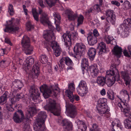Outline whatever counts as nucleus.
Segmentation results:
<instances>
[{
    "label": "nucleus",
    "instance_id": "1",
    "mask_svg": "<svg viewBox=\"0 0 131 131\" xmlns=\"http://www.w3.org/2000/svg\"><path fill=\"white\" fill-rule=\"evenodd\" d=\"M50 33V35L48 34L44 36L43 38L45 40L48 41L50 42V45L53 50L54 54L57 57L59 56L61 52V50L57 42L55 41L56 38L53 35V33L51 31L49 32Z\"/></svg>",
    "mask_w": 131,
    "mask_h": 131
},
{
    "label": "nucleus",
    "instance_id": "2",
    "mask_svg": "<svg viewBox=\"0 0 131 131\" xmlns=\"http://www.w3.org/2000/svg\"><path fill=\"white\" fill-rule=\"evenodd\" d=\"M47 116L46 113L45 111H41L38 113L36 123L34 126L35 131H45V127L44 123Z\"/></svg>",
    "mask_w": 131,
    "mask_h": 131
},
{
    "label": "nucleus",
    "instance_id": "3",
    "mask_svg": "<svg viewBox=\"0 0 131 131\" xmlns=\"http://www.w3.org/2000/svg\"><path fill=\"white\" fill-rule=\"evenodd\" d=\"M78 34L76 32H67L62 35L61 39L64 42V44L67 47H69L71 44V40L76 39Z\"/></svg>",
    "mask_w": 131,
    "mask_h": 131
},
{
    "label": "nucleus",
    "instance_id": "4",
    "mask_svg": "<svg viewBox=\"0 0 131 131\" xmlns=\"http://www.w3.org/2000/svg\"><path fill=\"white\" fill-rule=\"evenodd\" d=\"M18 24V21L14 19L7 21L5 25L6 27L4 29V31L5 32L12 33L15 32L19 29L18 27L17 26Z\"/></svg>",
    "mask_w": 131,
    "mask_h": 131
},
{
    "label": "nucleus",
    "instance_id": "5",
    "mask_svg": "<svg viewBox=\"0 0 131 131\" xmlns=\"http://www.w3.org/2000/svg\"><path fill=\"white\" fill-rule=\"evenodd\" d=\"M58 88L57 85L48 86L45 84L42 85L40 88V92L43 93V95L45 99L48 98L50 95L54 92V90H57Z\"/></svg>",
    "mask_w": 131,
    "mask_h": 131
},
{
    "label": "nucleus",
    "instance_id": "6",
    "mask_svg": "<svg viewBox=\"0 0 131 131\" xmlns=\"http://www.w3.org/2000/svg\"><path fill=\"white\" fill-rule=\"evenodd\" d=\"M106 99L103 98H100L98 101L97 108L99 113L101 115L109 111V108L106 105Z\"/></svg>",
    "mask_w": 131,
    "mask_h": 131
},
{
    "label": "nucleus",
    "instance_id": "7",
    "mask_svg": "<svg viewBox=\"0 0 131 131\" xmlns=\"http://www.w3.org/2000/svg\"><path fill=\"white\" fill-rule=\"evenodd\" d=\"M117 96L120 100V101L118 104V106L120 108L122 112L125 116L131 119V112L129 105L127 103L123 102L118 96Z\"/></svg>",
    "mask_w": 131,
    "mask_h": 131
},
{
    "label": "nucleus",
    "instance_id": "8",
    "mask_svg": "<svg viewBox=\"0 0 131 131\" xmlns=\"http://www.w3.org/2000/svg\"><path fill=\"white\" fill-rule=\"evenodd\" d=\"M21 44L24 48V52L27 55L31 54L32 52L33 49L30 45V40L29 37L26 36H24L21 41Z\"/></svg>",
    "mask_w": 131,
    "mask_h": 131
},
{
    "label": "nucleus",
    "instance_id": "9",
    "mask_svg": "<svg viewBox=\"0 0 131 131\" xmlns=\"http://www.w3.org/2000/svg\"><path fill=\"white\" fill-rule=\"evenodd\" d=\"M79 94L82 96L85 95L88 92V89L86 82L84 80L81 81L77 88Z\"/></svg>",
    "mask_w": 131,
    "mask_h": 131
},
{
    "label": "nucleus",
    "instance_id": "10",
    "mask_svg": "<svg viewBox=\"0 0 131 131\" xmlns=\"http://www.w3.org/2000/svg\"><path fill=\"white\" fill-rule=\"evenodd\" d=\"M48 109L56 116L60 115L61 112V109L60 105L56 103L55 101H53L50 102L48 106Z\"/></svg>",
    "mask_w": 131,
    "mask_h": 131
},
{
    "label": "nucleus",
    "instance_id": "11",
    "mask_svg": "<svg viewBox=\"0 0 131 131\" xmlns=\"http://www.w3.org/2000/svg\"><path fill=\"white\" fill-rule=\"evenodd\" d=\"M129 28L124 23L121 24L117 28V32L118 35H120L121 37L125 38L127 37L129 35Z\"/></svg>",
    "mask_w": 131,
    "mask_h": 131
},
{
    "label": "nucleus",
    "instance_id": "12",
    "mask_svg": "<svg viewBox=\"0 0 131 131\" xmlns=\"http://www.w3.org/2000/svg\"><path fill=\"white\" fill-rule=\"evenodd\" d=\"M75 54L81 57L84 55L85 51V46L82 43H77L73 48Z\"/></svg>",
    "mask_w": 131,
    "mask_h": 131
},
{
    "label": "nucleus",
    "instance_id": "13",
    "mask_svg": "<svg viewBox=\"0 0 131 131\" xmlns=\"http://www.w3.org/2000/svg\"><path fill=\"white\" fill-rule=\"evenodd\" d=\"M75 108V106L72 104L66 106L67 114L68 116L72 118L75 117L77 114Z\"/></svg>",
    "mask_w": 131,
    "mask_h": 131
},
{
    "label": "nucleus",
    "instance_id": "14",
    "mask_svg": "<svg viewBox=\"0 0 131 131\" xmlns=\"http://www.w3.org/2000/svg\"><path fill=\"white\" fill-rule=\"evenodd\" d=\"M29 92L31 98L32 100L35 102L38 101V98L40 94L38 90L35 89L33 87L31 86L30 88Z\"/></svg>",
    "mask_w": 131,
    "mask_h": 131
},
{
    "label": "nucleus",
    "instance_id": "15",
    "mask_svg": "<svg viewBox=\"0 0 131 131\" xmlns=\"http://www.w3.org/2000/svg\"><path fill=\"white\" fill-rule=\"evenodd\" d=\"M18 113L19 114L15 112L13 116L14 121L16 123H20L24 118V115L22 111L20 110H18Z\"/></svg>",
    "mask_w": 131,
    "mask_h": 131
},
{
    "label": "nucleus",
    "instance_id": "16",
    "mask_svg": "<svg viewBox=\"0 0 131 131\" xmlns=\"http://www.w3.org/2000/svg\"><path fill=\"white\" fill-rule=\"evenodd\" d=\"M12 84L13 85L12 86V89L14 93L17 92L18 89L20 90L21 88L23 86L22 81L19 80H17L13 82Z\"/></svg>",
    "mask_w": 131,
    "mask_h": 131
},
{
    "label": "nucleus",
    "instance_id": "17",
    "mask_svg": "<svg viewBox=\"0 0 131 131\" xmlns=\"http://www.w3.org/2000/svg\"><path fill=\"white\" fill-rule=\"evenodd\" d=\"M116 76H115V78L112 77V79L108 78L106 81V84L108 86L110 87L113 85L115 81H119L120 76L119 74H116Z\"/></svg>",
    "mask_w": 131,
    "mask_h": 131
},
{
    "label": "nucleus",
    "instance_id": "18",
    "mask_svg": "<svg viewBox=\"0 0 131 131\" xmlns=\"http://www.w3.org/2000/svg\"><path fill=\"white\" fill-rule=\"evenodd\" d=\"M128 74L131 75V71H128L127 73L125 71H122L121 72L122 76L124 79L126 85H129L130 81V77L128 76Z\"/></svg>",
    "mask_w": 131,
    "mask_h": 131
},
{
    "label": "nucleus",
    "instance_id": "19",
    "mask_svg": "<svg viewBox=\"0 0 131 131\" xmlns=\"http://www.w3.org/2000/svg\"><path fill=\"white\" fill-rule=\"evenodd\" d=\"M65 13L68 19L70 20H74L77 17V15L75 14L71 10H66Z\"/></svg>",
    "mask_w": 131,
    "mask_h": 131
},
{
    "label": "nucleus",
    "instance_id": "20",
    "mask_svg": "<svg viewBox=\"0 0 131 131\" xmlns=\"http://www.w3.org/2000/svg\"><path fill=\"white\" fill-rule=\"evenodd\" d=\"M104 39V41L107 44L110 43L114 45L116 44L115 39L111 36L105 35Z\"/></svg>",
    "mask_w": 131,
    "mask_h": 131
},
{
    "label": "nucleus",
    "instance_id": "21",
    "mask_svg": "<svg viewBox=\"0 0 131 131\" xmlns=\"http://www.w3.org/2000/svg\"><path fill=\"white\" fill-rule=\"evenodd\" d=\"M65 93L66 95L69 97L71 102H73L74 99H75L77 101H78L80 99L79 96L78 95H74L72 92L66 90Z\"/></svg>",
    "mask_w": 131,
    "mask_h": 131
},
{
    "label": "nucleus",
    "instance_id": "22",
    "mask_svg": "<svg viewBox=\"0 0 131 131\" xmlns=\"http://www.w3.org/2000/svg\"><path fill=\"white\" fill-rule=\"evenodd\" d=\"M88 44L91 46H93L97 43V38L95 36L88 34L87 37Z\"/></svg>",
    "mask_w": 131,
    "mask_h": 131
},
{
    "label": "nucleus",
    "instance_id": "23",
    "mask_svg": "<svg viewBox=\"0 0 131 131\" xmlns=\"http://www.w3.org/2000/svg\"><path fill=\"white\" fill-rule=\"evenodd\" d=\"M32 78H37L40 72L39 67L38 64L33 66L32 68Z\"/></svg>",
    "mask_w": 131,
    "mask_h": 131
},
{
    "label": "nucleus",
    "instance_id": "24",
    "mask_svg": "<svg viewBox=\"0 0 131 131\" xmlns=\"http://www.w3.org/2000/svg\"><path fill=\"white\" fill-rule=\"evenodd\" d=\"M88 59L84 58L82 59L81 62V67H82V73L84 74V72H88L86 67L88 66Z\"/></svg>",
    "mask_w": 131,
    "mask_h": 131
},
{
    "label": "nucleus",
    "instance_id": "25",
    "mask_svg": "<svg viewBox=\"0 0 131 131\" xmlns=\"http://www.w3.org/2000/svg\"><path fill=\"white\" fill-rule=\"evenodd\" d=\"M34 61V59L31 57H29L26 58V61L24 63L26 69H29L31 66L33 64Z\"/></svg>",
    "mask_w": 131,
    "mask_h": 131
},
{
    "label": "nucleus",
    "instance_id": "26",
    "mask_svg": "<svg viewBox=\"0 0 131 131\" xmlns=\"http://www.w3.org/2000/svg\"><path fill=\"white\" fill-rule=\"evenodd\" d=\"M62 123L64 127V131H69L72 130V126L71 124L69 123L66 119L63 120Z\"/></svg>",
    "mask_w": 131,
    "mask_h": 131
},
{
    "label": "nucleus",
    "instance_id": "27",
    "mask_svg": "<svg viewBox=\"0 0 131 131\" xmlns=\"http://www.w3.org/2000/svg\"><path fill=\"white\" fill-rule=\"evenodd\" d=\"M89 71L91 73V75L93 77H97L99 73L98 70L96 66H91L89 67Z\"/></svg>",
    "mask_w": 131,
    "mask_h": 131
},
{
    "label": "nucleus",
    "instance_id": "28",
    "mask_svg": "<svg viewBox=\"0 0 131 131\" xmlns=\"http://www.w3.org/2000/svg\"><path fill=\"white\" fill-rule=\"evenodd\" d=\"M106 79L105 77L99 76L97 78L96 82L100 86H103L106 84Z\"/></svg>",
    "mask_w": 131,
    "mask_h": 131
},
{
    "label": "nucleus",
    "instance_id": "29",
    "mask_svg": "<svg viewBox=\"0 0 131 131\" xmlns=\"http://www.w3.org/2000/svg\"><path fill=\"white\" fill-rule=\"evenodd\" d=\"M114 69L107 70L106 72L105 76L109 77L112 76V77L115 78V76L116 75V74H119L118 70L115 68Z\"/></svg>",
    "mask_w": 131,
    "mask_h": 131
},
{
    "label": "nucleus",
    "instance_id": "30",
    "mask_svg": "<svg viewBox=\"0 0 131 131\" xmlns=\"http://www.w3.org/2000/svg\"><path fill=\"white\" fill-rule=\"evenodd\" d=\"M112 51L113 54L117 57L118 58L120 57L122 52V49L121 47L116 46L114 47Z\"/></svg>",
    "mask_w": 131,
    "mask_h": 131
},
{
    "label": "nucleus",
    "instance_id": "31",
    "mask_svg": "<svg viewBox=\"0 0 131 131\" xmlns=\"http://www.w3.org/2000/svg\"><path fill=\"white\" fill-rule=\"evenodd\" d=\"M98 48L99 50V54H102L103 52H106L107 48L106 44L103 42H101L99 43Z\"/></svg>",
    "mask_w": 131,
    "mask_h": 131
},
{
    "label": "nucleus",
    "instance_id": "32",
    "mask_svg": "<svg viewBox=\"0 0 131 131\" xmlns=\"http://www.w3.org/2000/svg\"><path fill=\"white\" fill-rule=\"evenodd\" d=\"M96 54V50L95 49L92 48L89 49L88 52L89 58L91 60H93Z\"/></svg>",
    "mask_w": 131,
    "mask_h": 131
},
{
    "label": "nucleus",
    "instance_id": "33",
    "mask_svg": "<svg viewBox=\"0 0 131 131\" xmlns=\"http://www.w3.org/2000/svg\"><path fill=\"white\" fill-rule=\"evenodd\" d=\"M40 21L43 25H45L49 21L47 15L45 13H43L40 17Z\"/></svg>",
    "mask_w": 131,
    "mask_h": 131
},
{
    "label": "nucleus",
    "instance_id": "34",
    "mask_svg": "<svg viewBox=\"0 0 131 131\" xmlns=\"http://www.w3.org/2000/svg\"><path fill=\"white\" fill-rule=\"evenodd\" d=\"M65 64L67 66H69V67L67 68V70L70 69L72 70V66L73 65V63L72 60L68 57H65Z\"/></svg>",
    "mask_w": 131,
    "mask_h": 131
},
{
    "label": "nucleus",
    "instance_id": "35",
    "mask_svg": "<svg viewBox=\"0 0 131 131\" xmlns=\"http://www.w3.org/2000/svg\"><path fill=\"white\" fill-rule=\"evenodd\" d=\"M36 108L34 107H30L28 110V113L27 114V117L30 118L31 117L33 114L36 111Z\"/></svg>",
    "mask_w": 131,
    "mask_h": 131
},
{
    "label": "nucleus",
    "instance_id": "36",
    "mask_svg": "<svg viewBox=\"0 0 131 131\" xmlns=\"http://www.w3.org/2000/svg\"><path fill=\"white\" fill-rule=\"evenodd\" d=\"M120 94L123 98H125V100H129V95L128 93V92L126 90L122 89L120 92Z\"/></svg>",
    "mask_w": 131,
    "mask_h": 131
},
{
    "label": "nucleus",
    "instance_id": "37",
    "mask_svg": "<svg viewBox=\"0 0 131 131\" xmlns=\"http://www.w3.org/2000/svg\"><path fill=\"white\" fill-rule=\"evenodd\" d=\"M115 15H113L112 16L107 17L106 20L109 23H111L112 24H114L115 21Z\"/></svg>",
    "mask_w": 131,
    "mask_h": 131
},
{
    "label": "nucleus",
    "instance_id": "38",
    "mask_svg": "<svg viewBox=\"0 0 131 131\" xmlns=\"http://www.w3.org/2000/svg\"><path fill=\"white\" fill-rule=\"evenodd\" d=\"M32 12L33 17L34 19L38 21H39V14L35 8H33L32 9Z\"/></svg>",
    "mask_w": 131,
    "mask_h": 131
},
{
    "label": "nucleus",
    "instance_id": "39",
    "mask_svg": "<svg viewBox=\"0 0 131 131\" xmlns=\"http://www.w3.org/2000/svg\"><path fill=\"white\" fill-rule=\"evenodd\" d=\"M65 57L61 58L58 63V64L60 69L63 68L65 67L64 63H65Z\"/></svg>",
    "mask_w": 131,
    "mask_h": 131
},
{
    "label": "nucleus",
    "instance_id": "40",
    "mask_svg": "<svg viewBox=\"0 0 131 131\" xmlns=\"http://www.w3.org/2000/svg\"><path fill=\"white\" fill-rule=\"evenodd\" d=\"M46 1L48 5L51 7L54 6L56 3L59 1V0H46Z\"/></svg>",
    "mask_w": 131,
    "mask_h": 131
},
{
    "label": "nucleus",
    "instance_id": "41",
    "mask_svg": "<svg viewBox=\"0 0 131 131\" xmlns=\"http://www.w3.org/2000/svg\"><path fill=\"white\" fill-rule=\"evenodd\" d=\"M131 8V5L130 3L127 0H126L124 1L123 6V9L126 10H127Z\"/></svg>",
    "mask_w": 131,
    "mask_h": 131
},
{
    "label": "nucleus",
    "instance_id": "42",
    "mask_svg": "<svg viewBox=\"0 0 131 131\" xmlns=\"http://www.w3.org/2000/svg\"><path fill=\"white\" fill-rule=\"evenodd\" d=\"M53 16L54 18L55 23H59L61 19V17L59 14L54 12L53 14Z\"/></svg>",
    "mask_w": 131,
    "mask_h": 131
},
{
    "label": "nucleus",
    "instance_id": "43",
    "mask_svg": "<svg viewBox=\"0 0 131 131\" xmlns=\"http://www.w3.org/2000/svg\"><path fill=\"white\" fill-rule=\"evenodd\" d=\"M107 98L109 99L113 100L114 99V96L113 92L111 91H108L106 93Z\"/></svg>",
    "mask_w": 131,
    "mask_h": 131
},
{
    "label": "nucleus",
    "instance_id": "44",
    "mask_svg": "<svg viewBox=\"0 0 131 131\" xmlns=\"http://www.w3.org/2000/svg\"><path fill=\"white\" fill-rule=\"evenodd\" d=\"M41 62L43 63H45L47 62L48 58L45 55H42L40 57Z\"/></svg>",
    "mask_w": 131,
    "mask_h": 131
},
{
    "label": "nucleus",
    "instance_id": "45",
    "mask_svg": "<svg viewBox=\"0 0 131 131\" xmlns=\"http://www.w3.org/2000/svg\"><path fill=\"white\" fill-rule=\"evenodd\" d=\"M84 17L83 16L81 15H80L78 17L77 20V26H79L80 25L83 24Z\"/></svg>",
    "mask_w": 131,
    "mask_h": 131
},
{
    "label": "nucleus",
    "instance_id": "46",
    "mask_svg": "<svg viewBox=\"0 0 131 131\" xmlns=\"http://www.w3.org/2000/svg\"><path fill=\"white\" fill-rule=\"evenodd\" d=\"M125 126L126 128H130V125L131 124V119H126L124 121Z\"/></svg>",
    "mask_w": 131,
    "mask_h": 131
},
{
    "label": "nucleus",
    "instance_id": "47",
    "mask_svg": "<svg viewBox=\"0 0 131 131\" xmlns=\"http://www.w3.org/2000/svg\"><path fill=\"white\" fill-rule=\"evenodd\" d=\"M9 64L8 61L6 60H3L0 62V68H4L7 66Z\"/></svg>",
    "mask_w": 131,
    "mask_h": 131
},
{
    "label": "nucleus",
    "instance_id": "48",
    "mask_svg": "<svg viewBox=\"0 0 131 131\" xmlns=\"http://www.w3.org/2000/svg\"><path fill=\"white\" fill-rule=\"evenodd\" d=\"M7 96L6 94H4L0 98V104H2L6 102Z\"/></svg>",
    "mask_w": 131,
    "mask_h": 131
},
{
    "label": "nucleus",
    "instance_id": "49",
    "mask_svg": "<svg viewBox=\"0 0 131 131\" xmlns=\"http://www.w3.org/2000/svg\"><path fill=\"white\" fill-rule=\"evenodd\" d=\"M46 25H47L49 28L51 30H49L48 31H47V34L44 35L43 36V37L45 35H46L48 34H48L49 35H50V33L48 32H49L50 31H52L53 33L52 35H53L54 36V35L53 34V32L52 31V29H53V27L52 26V25L49 22V21L48 22V23H47V24H46Z\"/></svg>",
    "mask_w": 131,
    "mask_h": 131
},
{
    "label": "nucleus",
    "instance_id": "50",
    "mask_svg": "<svg viewBox=\"0 0 131 131\" xmlns=\"http://www.w3.org/2000/svg\"><path fill=\"white\" fill-rule=\"evenodd\" d=\"M69 90L70 91L72 92L75 90L74 85L73 83H71L68 85Z\"/></svg>",
    "mask_w": 131,
    "mask_h": 131
},
{
    "label": "nucleus",
    "instance_id": "51",
    "mask_svg": "<svg viewBox=\"0 0 131 131\" xmlns=\"http://www.w3.org/2000/svg\"><path fill=\"white\" fill-rule=\"evenodd\" d=\"M106 15L107 17L112 16L113 15H115L113 11L111 10L108 9L106 11Z\"/></svg>",
    "mask_w": 131,
    "mask_h": 131
},
{
    "label": "nucleus",
    "instance_id": "52",
    "mask_svg": "<svg viewBox=\"0 0 131 131\" xmlns=\"http://www.w3.org/2000/svg\"><path fill=\"white\" fill-rule=\"evenodd\" d=\"M76 122L77 123V125L78 126V127H80L82 125L83 127H86L85 123L83 122V121H82L78 119L77 120Z\"/></svg>",
    "mask_w": 131,
    "mask_h": 131
},
{
    "label": "nucleus",
    "instance_id": "53",
    "mask_svg": "<svg viewBox=\"0 0 131 131\" xmlns=\"http://www.w3.org/2000/svg\"><path fill=\"white\" fill-rule=\"evenodd\" d=\"M16 99L17 101H19V99H21L23 98L24 97V94L22 93H21L20 94H17L16 96H14Z\"/></svg>",
    "mask_w": 131,
    "mask_h": 131
},
{
    "label": "nucleus",
    "instance_id": "54",
    "mask_svg": "<svg viewBox=\"0 0 131 131\" xmlns=\"http://www.w3.org/2000/svg\"><path fill=\"white\" fill-rule=\"evenodd\" d=\"M26 26L27 30H30L31 29L34 28V26L32 25L30 21H28L26 24Z\"/></svg>",
    "mask_w": 131,
    "mask_h": 131
},
{
    "label": "nucleus",
    "instance_id": "55",
    "mask_svg": "<svg viewBox=\"0 0 131 131\" xmlns=\"http://www.w3.org/2000/svg\"><path fill=\"white\" fill-rule=\"evenodd\" d=\"M131 18V15H130ZM125 23L126 24V26L128 25L131 28V18H128L126 20L124 21L123 23Z\"/></svg>",
    "mask_w": 131,
    "mask_h": 131
},
{
    "label": "nucleus",
    "instance_id": "56",
    "mask_svg": "<svg viewBox=\"0 0 131 131\" xmlns=\"http://www.w3.org/2000/svg\"><path fill=\"white\" fill-rule=\"evenodd\" d=\"M8 11L10 15H12L14 13L13 5L12 4H10L9 6Z\"/></svg>",
    "mask_w": 131,
    "mask_h": 131
},
{
    "label": "nucleus",
    "instance_id": "57",
    "mask_svg": "<svg viewBox=\"0 0 131 131\" xmlns=\"http://www.w3.org/2000/svg\"><path fill=\"white\" fill-rule=\"evenodd\" d=\"M23 129L24 131H31L30 126L27 124H25L23 126Z\"/></svg>",
    "mask_w": 131,
    "mask_h": 131
},
{
    "label": "nucleus",
    "instance_id": "58",
    "mask_svg": "<svg viewBox=\"0 0 131 131\" xmlns=\"http://www.w3.org/2000/svg\"><path fill=\"white\" fill-rule=\"evenodd\" d=\"M88 34L90 35L91 34L92 35H93V36H94L97 37L99 36V35L97 30L95 29L94 30L93 33L90 32Z\"/></svg>",
    "mask_w": 131,
    "mask_h": 131
},
{
    "label": "nucleus",
    "instance_id": "59",
    "mask_svg": "<svg viewBox=\"0 0 131 131\" xmlns=\"http://www.w3.org/2000/svg\"><path fill=\"white\" fill-rule=\"evenodd\" d=\"M16 98L15 96H14V97L13 98H10V101L11 103V104L12 105H14V106H16L14 105V104L15 102V101H17L16 99Z\"/></svg>",
    "mask_w": 131,
    "mask_h": 131
},
{
    "label": "nucleus",
    "instance_id": "60",
    "mask_svg": "<svg viewBox=\"0 0 131 131\" xmlns=\"http://www.w3.org/2000/svg\"><path fill=\"white\" fill-rule=\"evenodd\" d=\"M101 6H100V5L96 4L94 6V10L96 11L97 12H99L101 11V9L100 7Z\"/></svg>",
    "mask_w": 131,
    "mask_h": 131
},
{
    "label": "nucleus",
    "instance_id": "61",
    "mask_svg": "<svg viewBox=\"0 0 131 131\" xmlns=\"http://www.w3.org/2000/svg\"><path fill=\"white\" fill-rule=\"evenodd\" d=\"M78 129L77 130V131H85L86 129V127H83V125L81 126V127H78Z\"/></svg>",
    "mask_w": 131,
    "mask_h": 131
},
{
    "label": "nucleus",
    "instance_id": "62",
    "mask_svg": "<svg viewBox=\"0 0 131 131\" xmlns=\"http://www.w3.org/2000/svg\"><path fill=\"white\" fill-rule=\"evenodd\" d=\"M14 105H12L11 104L8 105L7 106V108L8 111L11 112H13L14 110L13 108V107Z\"/></svg>",
    "mask_w": 131,
    "mask_h": 131
},
{
    "label": "nucleus",
    "instance_id": "63",
    "mask_svg": "<svg viewBox=\"0 0 131 131\" xmlns=\"http://www.w3.org/2000/svg\"><path fill=\"white\" fill-rule=\"evenodd\" d=\"M118 119H116L113 121L112 123V128L113 131H115V129L113 128L114 126H116L117 122H118Z\"/></svg>",
    "mask_w": 131,
    "mask_h": 131
},
{
    "label": "nucleus",
    "instance_id": "64",
    "mask_svg": "<svg viewBox=\"0 0 131 131\" xmlns=\"http://www.w3.org/2000/svg\"><path fill=\"white\" fill-rule=\"evenodd\" d=\"M5 42L11 46L13 45V44L11 43L9 39L7 37H6L5 39Z\"/></svg>",
    "mask_w": 131,
    "mask_h": 131
}]
</instances>
